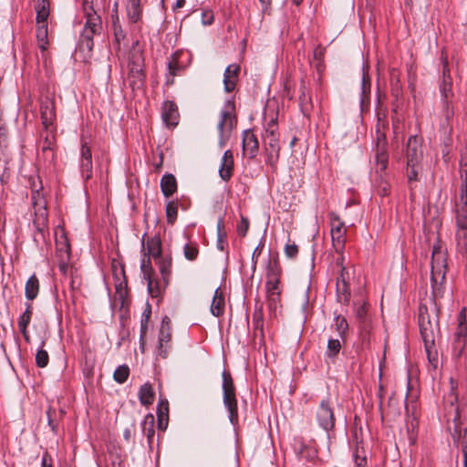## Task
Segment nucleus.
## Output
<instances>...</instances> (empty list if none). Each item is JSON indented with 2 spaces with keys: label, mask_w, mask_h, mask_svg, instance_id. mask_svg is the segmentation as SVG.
<instances>
[{
  "label": "nucleus",
  "mask_w": 467,
  "mask_h": 467,
  "mask_svg": "<svg viewBox=\"0 0 467 467\" xmlns=\"http://www.w3.org/2000/svg\"><path fill=\"white\" fill-rule=\"evenodd\" d=\"M384 140V134L378 132V145L377 152L375 155V162L377 165L378 171H384L387 169L389 162V156L386 150Z\"/></svg>",
  "instance_id": "nucleus-18"
},
{
  "label": "nucleus",
  "mask_w": 467,
  "mask_h": 467,
  "mask_svg": "<svg viewBox=\"0 0 467 467\" xmlns=\"http://www.w3.org/2000/svg\"><path fill=\"white\" fill-rule=\"evenodd\" d=\"M126 17L130 24H137L142 17L141 0H126L125 3Z\"/></svg>",
  "instance_id": "nucleus-19"
},
{
  "label": "nucleus",
  "mask_w": 467,
  "mask_h": 467,
  "mask_svg": "<svg viewBox=\"0 0 467 467\" xmlns=\"http://www.w3.org/2000/svg\"><path fill=\"white\" fill-rule=\"evenodd\" d=\"M243 150L249 159L256 157L259 150V141L251 130L243 132Z\"/></svg>",
  "instance_id": "nucleus-16"
},
{
  "label": "nucleus",
  "mask_w": 467,
  "mask_h": 467,
  "mask_svg": "<svg viewBox=\"0 0 467 467\" xmlns=\"http://www.w3.org/2000/svg\"><path fill=\"white\" fill-rule=\"evenodd\" d=\"M330 219V234L332 245L337 254L344 253L346 244L347 229L339 216L334 213L329 214Z\"/></svg>",
  "instance_id": "nucleus-7"
},
{
  "label": "nucleus",
  "mask_w": 467,
  "mask_h": 467,
  "mask_svg": "<svg viewBox=\"0 0 467 467\" xmlns=\"http://www.w3.org/2000/svg\"><path fill=\"white\" fill-rule=\"evenodd\" d=\"M39 292V282L37 277L33 275L26 283L25 296L28 300H34Z\"/></svg>",
  "instance_id": "nucleus-38"
},
{
  "label": "nucleus",
  "mask_w": 467,
  "mask_h": 467,
  "mask_svg": "<svg viewBox=\"0 0 467 467\" xmlns=\"http://www.w3.org/2000/svg\"><path fill=\"white\" fill-rule=\"evenodd\" d=\"M356 318L358 322L359 337L363 344L368 345L369 342L370 322L368 317V306L366 303L357 307Z\"/></svg>",
  "instance_id": "nucleus-10"
},
{
  "label": "nucleus",
  "mask_w": 467,
  "mask_h": 467,
  "mask_svg": "<svg viewBox=\"0 0 467 467\" xmlns=\"http://www.w3.org/2000/svg\"><path fill=\"white\" fill-rule=\"evenodd\" d=\"M380 179H381V182L377 186V191H378V193L381 196H386L389 194V183L386 181L383 180L382 176H380Z\"/></svg>",
  "instance_id": "nucleus-54"
},
{
  "label": "nucleus",
  "mask_w": 467,
  "mask_h": 467,
  "mask_svg": "<svg viewBox=\"0 0 467 467\" xmlns=\"http://www.w3.org/2000/svg\"><path fill=\"white\" fill-rule=\"evenodd\" d=\"M213 21V16L212 12H203L202 13V24L203 25H211Z\"/></svg>",
  "instance_id": "nucleus-60"
},
{
  "label": "nucleus",
  "mask_w": 467,
  "mask_h": 467,
  "mask_svg": "<svg viewBox=\"0 0 467 467\" xmlns=\"http://www.w3.org/2000/svg\"><path fill=\"white\" fill-rule=\"evenodd\" d=\"M49 361L48 353L44 349H38L36 354V364L39 368H45Z\"/></svg>",
  "instance_id": "nucleus-48"
},
{
  "label": "nucleus",
  "mask_w": 467,
  "mask_h": 467,
  "mask_svg": "<svg viewBox=\"0 0 467 467\" xmlns=\"http://www.w3.org/2000/svg\"><path fill=\"white\" fill-rule=\"evenodd\" d=\"M129 375V367L127 365H120L115 369L113 373V379L116 382L122 384L128 379Z\"/></svg>",
  "instance_id": "nucleus-46"
},
{
  "label": "nucleus",
  "mask_w": 467,
  "mask_h": 467,
  "mask_svg": "<svg viewBox=\"0 0 467 467\" xmlns=\"http://www.w3.org/2000/svg\"><path fill=\"white\" fill-rule=\"evenodd\" d=\"M224 310V298L223 294L217 288L211 304V312L214 317H220L223 314Z\"/></svg>",
  "instance_id": "nucleus-39"
},
{
  "label": "nucleus",
  "mask_w": 467,
  "mask_h": 467,
  "mask_svg": "<svg viewBox=\"0 0 467 467\" xmlns=\"http://www.w3.org/2000/svg\"><path fill=\"white\" fill-rule=\"evenodd\" d=\"M422 158L421 144L417 136H410L407 142V164H420Z\"/></svg>",
  "instance_id": "nucleus-12"
},
{
  "label": "nucleus",
  "mask_w": 467,
  "mask_h": 467,
  "mask_svg": "<svg viewBox=\"0 0 467 467\" xmlns=\"http://www.w3.org/2000/svg\"><path fill=\"white\" fill-rule=\"evenodd\" d=\"M335 326H336V329L337 330L339 336L341 337H343L348 329V324L346 318L343 317L337 316L335 318Z\"/></svg>",
  "instance_id": "nucleus-47"
},
{
  "label": "nucleus",
  "mask_w": 467,
  "mask_h": 467,
  "mask_svg": "<svg viewBox=\"0 0 467 467\" xmlns=\"http://www.w3.org/2000/svg\"><path fill=\"white\" fill-rule=\"evenodd\" d=\"M285 254L289 258H295L298 254V247L295 244H287L285 246Z\"/></svg>",
  "instance_id": "nucleus-55"
},
{
  "label": "nucleus",
  "mask_w": 467,
  "mask_h": 467,
  "mask_svg": "<svg viewBox=\"0 0 467 467\" xmlns=\"http://www.w3.org/2000/svg\"><path fill=\"white\" fill-rule=\"evenodd\" d=\"M299 107L304 116H308L313 107L311 97L306 94L305 85L300 87Z\"/></svg>",
  "instance_id": "nucleus-40"
},
{
  "label": "nucleus",
  "mask_w": 467,
  "mask_h": 467,
  "mask_svg": "<svg viewBox=\"0 0 467 467\" xmlns=\"http://www.w3.org/2000/svg\"><path fill=\"white\" fill-rule=\"evenodd\" d=\"M199 254L198 245L195 243L189 242L183 246V255L189 261H195Z\"/></svg>",
  "instance_id": "nucleus-44"
},
{
  "label": "nucleus",
  "mask_w": 467,
  "mask_h": 467,
  "mask_svg": "<svg viewBox=\"0 0 467 467\" xmlns=\"http://www.w3.org/2000/svg\"><path fill=\"white\" fill-rule=\"evenodd\" d=\"M36 39L38 47L46 51L48 46L47 21L36 23Z\"/></svg>",
  "instance_id": "nucleus-33"
},
{
  "label": "nucleus",
  "mask_w": 467,
  "mask_h": 467,
  "mask_svg": "<svg viewBox=\"0 0 467 467\" xmlns=\"http://www.w3.org/2000/svg\"><path fill=\"white\" fill-rule=\"evenodd\" d=\"M249 229V221L245 217H242L240 223L237 225V233L241 236H244Z\"/></svg>",
  "instance_id": "nucleus-53"
},
{
  "label": "nucleus",
  "mask_w": 467,
  "mask_h": 467,
  "mask_svg": "<svg viewBox=\"0 0 467 467\" xmlns=\"http://www.w3.org/2000/svg\"><path fill=\"white\" fill-rule=\"evenodd\" d=\"M370 95V78L368 73L366 71L365 67H362V83L360 92V106L363 108L369 102Z\"/></svg>",
  "instance_id": "nucleus-32"
},
{
  "label": "nucleus",
  "mask_w": 467,
  "mask_h": 467,
  "mask_svg": "<svg viewBox=\"0 0 467 467\" xmlns=\"http://www.w3.org/2000/svg\"><path fill=\"white\" fill-rule=\"evenodd\" d=\"M234 172V154L231 150L224 151L219 168V176L224 182H228Z\"/></svg>",
  "instance_id": "nucleus-21"
},
{
  "label": "nucleus",
  "mask_w": 467,
  "mask_h": 467,
  "mask_svg": "<svg viewBox=\"0 0 467 467\" xmlns=\"http://www.w3.org/2000/svg\"><path fill=\"white\" fill-rule=\"evenodd\" d=\"M41 467H53L52 457L47 451H46L42 456Z\"/></svg>",
  "instance_id": "nucleus-59"
},
{
  "label": "nucleus",
  "mask_w": 467,
  "mask_h": 467,
  "mask_svg": "<svg viewBox=\"0 0 467 467\" xmlns=\"http://www.w3.org/2000/svg\"><path fill=\"white\" fill-rule=\"evenodd\" d=\"M226 236H217V248L221 251L225 249Z\"/></svg>",
  "instance_id": "nucleus-63"
},
{
  "label": "nucleus",
  "mask_w": 467,
  "mask_h": 467,
  "mask_svg": "<svg viewBox=\"0 0 467 467\" xmlns=\"http://www.w3.org/2000/svg\"><path fill=\"white\" fill-rule=\"evenodd\" d=\"M223 405L229 412V420L233 425L238 422V407L235 395V388L232 375L229 371L223 370Z\"/></svg>",
  "instance_id": "nucleus-5"
},
{
  "label": "nucleus",
  "mask_w": 467,
  "mask_h": 467,
  "mask_svg": "<svg viewBox=\"0 0 467 467\" xmlns=\"http://www.w3.org/2000/svg\"><path fill=\"white\" fill-rule=\"evenodd\" d=\"M442 80L440 84V91L443 103L444 117L449 119L453 115V110L451 108V103L453 98L452 83L450 76H446V66L443 67Z\"/></svg>",
  "instance_id": "nucleus-9"
},
{
  "label": "nucleus",
  "mask_w": 467,
  "mask_h": 467,
  "mask_svg": "<svg viewBox=\"0 0 467 467\" xmlns=\"http://www.w3.org/2000/svg\"><path fill=\"white\" fill-rule=\"evenodd\" d=\"M266 288V304L271 317H275L281 309V292L280 285L265 286Z\"/></svg>",
  "instance_id": "nucleus-11"
},
{
  "label": "nucleus",
  "mask_w": 467,
  "mask_h": 467,
  "mask_svg": "<svg viewBox=\"0 0 467 467\" xmlns=\"http://www.w3.org/2000/svg\"><path fill=\"white\" fill-rule=\"evenodd\" d=\"M34 5L36 12V23L47 21L49 16V1L34 0Z\"/></svg>",
  "instance_id": "nucleus-35"
},
{
  "label": "nucleus",
  "mask_w": 467,
  "mask_h": 467,
  "mask_svg": "<svg viewBox=\"0 0 467 467\" xmlns=\"http://www.w3.org/2000/svg\"><path fill=\"white\" fill-rule=\"evenodd\" d=\"M156 264L159 265V269L161 274L164 285H167L169 283V278L171 274V257H159L158 259H156Z\"/></svg>",
  "instance_id": "nucleus-37"
},
{
  "label": "nucleus",
  "mask_w": 467,
  "mask_h": 467,
  "mask_svg": "<svg viewBox=\"0 0 467 467\" xmlns=\"http://www.w3.org/2000/svg\"><path fill=\"white\" fill-rule=\"evenodd\" d=\"M116 286V290H117V293L119 294V296L120 297H123V294H124V287L126 286V281H121L119 280V283H117L115 285Z\"/></svg>",
  "instance_id": "nucleus-62"
},
{
  "label": "nucleus",
  "mask_w": 467,
  "mask_h": 467,
  "mask_svg": "<svg viewBox=\"0 0 467 467\" xmlns=\"http://www.w3.org/2000/svg\"><path fill=\"white\" fill-rule=\"evenodd\" d=\"M457 250L464 257H467V227L457 228L456 232Z\"/></svg>",
  "instance_id": "nucleus-42"
},
{
  "label": "nucleus",
  "mask_w": 467,
  "mask_h": 467,
  "mask_svg": "<svg viewBox=\"0 0 467 467\" xmlns=\"http://www.w3.org/2000/svg\"><path fill=\"white\" fill-rule=\"evenodd\" d=\"M464 309L461 313V319L458 324L457 331L454 335L453 341V348L455 351H458V356L462 353V349L465 347L466 343V336H467V327L465 324V317L462 316Z\"/></svg>",
  "instance_id": "nucleus-22"
},
{
  "label": "nucleus",
  "mask_w": 467,
  "mask_h": 467,
  "mask_svg": "<svg viewBox=\"0 0 467 467\" xmlns=\"http://www.w3.org/2000/svg\"><path fill=\"white\" fill-rule=\"evenodd\" d=\"M318 425L326 431H330L335 427V416L331 404L327 400H323L316 412Z\"/></svg>",
  "instance_id": "nucleus-8"
},
{
  "label": "nucleus",
  "mask_w": 467,
  "mask_h": 467,
  "mask_svg": "<svg viewBox=\"0 0 467 467\" xmlns=\"http://www.w3.org/2000/svg\"><path fill=\"white\" fill-rule=\"evenodd\" d=\"M181 55V52L177 51L175 52L170 61L168 62V77H167V83L168 84H173V78L177 75H180L181 72L183 70L184 67L179 62V57Z\"/></svg>",
  "instance_id": "nucleus-28"
},
{
  "label": "nucleus",
  "mask_w": 467,
  "mask_h": 467,
  "mask_svg": "<svg viewBox=\"0 0 467 467\" xmlns=\"http://www.w3.org/2000/svg\"><path fill=\"white\" fill-rule=\"evenodd\" d=\"M166 216L169 223H173L177 218V206L171 202L166 205Z\"/></svg>",
  "instance_id": "nucleus-50"
},
{
  "label": "nucleus",
  "mask_w": 467,
  "mask_h": 467,
  "mask_svg": "<svg viewBox=\"0 0 467 467\" xmlns=\"http://www.w3.org/2000/svg\"><path fill=\"white\" fill-rule=\"evenodd\" d=\"M161 189L164 196H171L177 190L175 177L171 173L164 174L161 180Z\"/></svg>",
  "instance_id": "nucleus-30"
},
{
  "label": "nucleus",
  "mask_w": 467,
  "mask_h": 467,
  "mask_svg": "<svg viewBox=\"0 0 467 467\" xmlns=\"http://www.w3.org/2000/svg\"><path fill=\"white\" fill-rule=\"evenodd\" d=\"M162 120L167 127H175L178 124V107L173 101L164 102L162 107Z\"/></svg>",
  "instance_id": "nucleus-23"
},
{
  "label": "nucleus",
  "mask_w": 467,
  "mask_h": 467,
  "mask_svg": "<svg viewBox=\"0 0 467 467\" xmlns=\"http://www.w3.org/2000/svg\"><path fill=\"white\" fill-rule=\"evenodd\" d=\"M337 298L339 302L348 304L350 299V289L349 285L347 281H344L343 283H339L337 281Z\"/></svg>",
  "instance_id": "nucleus-43"
},
{
  "label": "nucleus",
  "mask_w": 467,
  "mask_h": 467,
  "mask_svg": "<svg viewBox=\"0 0 467 467\" xmlns=\"http://www.w3.org/2000/svg\"><path fill=\"white\" fill-rule=\"evenodd\" d=\"M154 416L150 413L147 414L144 417V420L141 423L142 432L147 437L149 443L152 441V439L154 437Z\"/></svg>",
  "instance_id": "nucleus-41"
},
{
  "label": "nucleus",
  "mask_w": 467,
  "mask_h": 467,
  "mask_svg": "<svg viewBox=\"0 0 467 467\" xmlns=\"http://www.w3.org/2000/svg\"><path fill=\"white\" fill-rule=\"evenodd\" d=\"M111 29L114 35L115 43L119 47L120 43L126 38V31L123 29L119 14L117 5L115 6V10L111 14Z\"/></svg>",
  "instance_id": "nucleus-26"
},
{
  "label": "nucleus",
  "mask_w": 467,
  "mask_h": 467,
  "mask_svg": "<svg viewBox=\"0 0 467 467\" xmlns=\"http://www.w3.org/2000/svg\"><path fill=\"white\" fill-rule=\"evenodd\" d=\"M276 121V118H271L263 135L265 163L271 167L273 171H276L281 150Z\"/></svg>",
  "instance_id": "nucleus-2"
},
{
  "label": "nucleus",
  "mask_w": 467,
  "mask_h": 467,
  "mask_svg": "<svg viewBox=\"0 0 467 467\" xmlns=\"http://www.w3.org/2000/svg\"><path fill=\"white\" fill-rule=\"evenodd\" d=\"M145 256H152L155 260L161 257V244L160 238L153 237L147 241L146 246L143 247Z\"/></svg>",
  "instance_id": "nucleus-36"
},
{
  "label": "nucleus",
  "mask_w": 467,
  "mask_h": 467,
  "mask_svg": "<svg viewBox=\"0 0 467 467\" xmlns=\"http://www.w3.org/2000/svg\"><path fill=\"white\" fill-rule=\"evenodd\" d=\"M342 348L341 341L338 338H329L327 340V351L325 354L327 363H334Z\"/></svg>",
  "instance_id": "nucleus-31"
},
{
  "label": "nucleus",
  "mask_w": 467,
  "mask_h": 467,
  "mask_svg": "<svg viewBox=\"0 0 467 467\" xmlns=\"http://www.w3.org/2000/svg\"><path fill=\"white\" fill-rule=\"evenodd\" d=\"M295 451L297 454V456L301 459H309L311 457H314V455H311L310 453V450L308 449V447L306 445H305L304 443L300 442L298 444V446H296L295 448ZM315 452L312 451V454H314Z\"/></svg>",
  "instance_id": "nucleus-49"
},
{
  "label": "nucleus",
  "mask_w": 467,
  "mask_h": 467,
  "mask_svg": "<svg viewBox=\"0 0 467 467\" xmlns=\"http://www.w3.org/2000/svg\"><path fill=\"white\" fill-rule=\"evenodd\" d=\"M42 125L47 131L53 132V124L56 119L55 106L51 100H45L40 106Z\"/></svg>",
  "instance_id": "nucleus-14"
},
{
  "label": "nucleus",
  "mask_w": 467,
  "mask_h": 467,
  "mask_svg": "<svg viewBox=\"0 0 467 467\" xmlns=\"http://www.w3.org/2000/svg\"><path fill=\"white\" fill-rule=\"evenodd\" d=\"M148 291L152 297H158L161 294L162 287L161 284L153 278L152 275H149L146 278Z\"/></svg>",
  "instance_id": "nucleus-45"
},
{
  "label": "nucleus",
  "mask_w": 467,
  "mask_h": 467,
  "mask_svg": "<svg viewBox=\"0 0 467 467\" xmlns=\"http://www.w3.org/2000/svg\"><path fill=\"white\" fill-rule=\"evenodd\" d=\"M419 327L425 348L428 350L434 345L437 324L431 322L428 308L423 305L419 306Z\"/></svg>",
  "instance_id": "nucleus-6"
},
{
  "label": "nucleus",
  "mask_w": 467,
  "mask_h": 467,
  "mask_svg": "<svg viewBox=\"0 0 467 467\" xmlns=\"http://www.w3.org/2000/svg\"><path fill=\"white\" fill-rule=\"evenodd\" d=\"M168 412H169V407H168L167 401L165 403L161 402L158 405V410H157L158 418H160V415H161V418H168Z\"/></svg>",
  "instance_id": "nucleus-58"
},
{
  "label": "nucleus",
  "mask_w": 467,
  "mask_h": 467,
  "mask_svg": "<svg viewBox=\"0 0 467 467\" xmlns=\"http://www.w3.org/2000/svg\"><path fill=\"white\" fill-rule=\"evenodd\" d=\"M239 72L240 66L236 64H231L225 68L223 74V86L226 92H231L235 88Z\"/></svg>",
  "instance_id": "nucleus-24"
},
{
  "label": "nucleus",
  "mask_w": 467,
  "mask_h": 467,
  "mask_svg": "<svg viewBox=\"0 0 467 467\" xmlns=\"http://www.w3.org/2000/svg\"><path fill=\"white\" fill-rule=\"evenodd\" d=\"M217 236H226L224 231V223L223 219H219L217 223Z\"/></svg>",
  "instance_id": "nucleus-61"
},
{
  "label": "nucleus",
  "mask_w": 467,
  "mask_h": 467,
  "mask_svg": "<svg viewBox=\"0 0 467 467\" xmlns=\"http://www.w3.org/2000/svg\"><path fill=\"white\" fill-rule=\"evenodd\" d=\"M167 425L168 418H161V415H160V418H158V428L164 431L167 428Z\"/></svg>",
  "instance_id": "nucleus-64"
},
{
  "label": "nucleus",
  "mask_w": 467,
  "mask_h": 467,
  "mask_svg": "<svg viewBox=\"0 0 467 467\" xmlns=\"http://www.w3.org/2000/svg\"><path fill=\"white\" fill-rule=\"evenodd\" d=\"M140 402L144 406L151 405L154 401L155 393L150 383L143 384L138 393Z\"/></svg>",
  "instance_id": "nucleus-34"
},
{
  "label": "nucleus",
  "mask_w": 467,
  "mask_h": 467,
  "mask_svg": "<svg viewBox=\"0 0 467 467\" xmlns=\"http://www.w3.org/2000/svg\"><path fill=\"white\" fill-rule=\"evenodd\" d=\"M80 172L84 180H88L92 176V154L90 148L82 143L80 151Z\"/></svg>",
  "instance_id": "nucleus-17"
},
{
  "label": "nucleus",
  "mask_w": 467,
  "mask_h": 467,
  "mask_svg": "<svg viewBox=\"0 0 467 467\" xmlns=\"http://www.w3.org/2000/svg\"><path fill=\"white\" fill-rule=\"evenodd\" d=\"M420 171L421 164H407L406 175L411 195L413 194V191L416 187V182L420 181Z\"/></svg>",
  "instance_id": "nucleus-29"
},
{
  "label": "nucleus",
  "mask_w": 467,
  "mask_h": 467,
  "mask_svg": "<svg viewBox=\"0 0 467 467\" xmlns=\"http://www.w3.org/2000/svg\"><path fill=\"white\" fill-rule=\"evenodd\" d=\"M129 66V79L130 87L133 89L140 88L143 86L145 79V76L142 69V60L140 57H137V61H131Z\"/></svg>",
  "instance_id": "nucleus-13"
},
{
  "label": "nucleus",
  "mask_w": 467,
  "mask_h": 467,
  "mask_svg": "<svg viewBox=\"0 0 467 467\" xmlns=\"http://www.w3.org/2000/svg\"><path fill=\"white\" fill-rule=\"evenodd\" d=\"M41 156L45 160V161L48 163H53L56 159V154L54 151V148L44 152L41 151Z\"/></svg>",
  "instance_id": "nucleus-57"
},
{
  "label": "nucleus",
  "mask_w": 467,
  "mask_h": 467,
  "mask_svg": "<svg viewBox=\"0 0 467 467\" xmlns=\"http://www.w3.org/2000/svg\"><path fill=\"white\" fill-rule=\"evenodd\" d=\"M149 321L147 317H141L140 320V341L141 345L144 344V337H146L147 331H148V325Z\"/></svg>",
  "instance_id": "nucleus-56"
},
{
  "label": "nucleus",
  "mask_w": 467,
  "mask_h": 467,
  "mask_svg": "<svg viewBox=\"0 0 467 467\" xmlns=\"http://www.w3.org/2000/svg\"><path fill=\"white\" fill-rule=\"evenodd\" d=\"M461 207L457 210L456 225L457 228L467 227V172L465 182L462 185L460 195Z\"/></svg>",
  "instance_id": "nucleus-15"
},
{
  "label": "nucleus",
  "mask_w": 467,
  "mask_h": 467,
  "mask_svg": "<svg viewBox=\"0 0 467 467\" xmlns=\"http://www.w3.org/2000/svg\"><path fill=\"white\" fill-rule=\"evenodd\" d=\"M171 340V327H161L159 332V345L157 355L161 358H166L169 356Z\"/></svg>",
  "instance_id": "nucleus-20"
},
{
  "label": "nucleus",
  "mask_w": 467,
  "mask_h": 467,
  "mask_svg": "<svg viewBox=\"0 0 467 467\" xmlns=\"http://www.w3.org/2000/svg\"><path fill=\"white\" fill-rule=\"evenodd\" d=\"M55 145V135L51 132V134H47V136L44 139L41 151L44 152L46 150H51L54 148Z\"/></svg>",
  "instance_id": "nucleus-51"
},
{
  "label": "nucleus",
  "mask_w": 467,
  "mask_h": 467,
  "mask_svg": "<svg viewBox=\"0 0 467 467\" xmlns=\"http://www.w3.org/2000/svg\"><path fill=\"white\" fill-rule=\"evenodd\" d=\"M281 268L276 260L269 261L265 286L280 285Z\"/></svg>",
  "instance_id": "nucleus-27"
},
{
  "label": "nucleus",
  "mask_w": 467,
  "mask_h": 467,
  "mask_svg": "<svg viewBox=\"0 0 467 467\" xmlns=\"http://www.w3.org/2000/svg\"><path fill=\"white\" fill-rule=\"evenodd\" d=\"M236 126L237 115L234 100L227 99L220 111L217 123L218 146L220 149L226 146Z\"/></svg>",
  "instance_id": "nucleus-3"
},
{
  "label": "nucleus",
  "mask_w": 467,
  "mask_h": 467,
  "mask_svg": "<svg viewBox=\"0 0 467 467\" xmlns=\"http://www.w3.org/2000/svg\"><path fill=\"white\" fill-rule=\"evenodd\" d=\"M447 257L446 253L438 244L433 246L431 254V283L435 296L443 293V283L446 277Z\"/></svg>",
  "instance_id": "nucleus-4"
},
{
  "label": "nucleus",
  "mask_w": 467,
  "mask_h": 467,
  "mask_svg": "<svg viewBox=\"0 0 467 467\" xmlns=\"http://www.w3.org/2000/svg\"><path fill=\"white\" fill-rule=\"evenodd\" d=\"M32 315H33V306H32V304L28 303V304H26V310L20 316V317L18 319V323H17L18 329H19L20 333L23 335V337L26 342L30 341V337H29L28 331H27V327L30 324Z\"/></svg>",
  "instance_id": "nucleus-25"
},
{
  "label": "nucleus",
  "mask_w": 467,
  "mask_h": 467,
  "mask_svg": "<svg viewBox=\"0 0 467 467\" xmlns=\"http://www.w3.org/2000/svg\"><path fill=\"white\" fill-rule=\"evenodd\" d=\"M101 8L93 0H84L83 13L85 23L80 34L78 47L79 52L85 53V57H90L94 47V37L100 36L102 32V21L100 17Z\"/></svg>",
  "instance_id": "nucleus-1"
},
{
  "label": "nucleus",
  "mask_w": 467,
  "mask_h": 467,
  "mask_svg": "<svg viewBox=\"0 0 467 467\" xmlns=\"http://www.w3.org/2000/svg\"><path fill=\"white\" fill-rule=\"evenodd\" d=\"M141 270H142V273H143V275H144V278L146 279L147 276L149 275H152L151 272H152V268H151V265H150V256H145L144 255V258L142 260V263H141Z\"/></svg>",
  "instance_id": "nucleus-52"
}]
</instances>
